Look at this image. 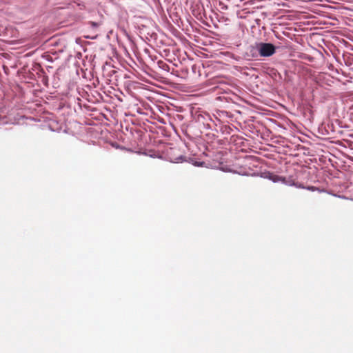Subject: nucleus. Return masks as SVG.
<instances>
[{
    "mask_svg": "<svg viewBox=\"0 0 353 353\" xmlns=\"http://www.w3.org/2000/svg\"><path fill=\"white\" fill-rule=\"evenodd\" d=\"M252 51L255 50L261 57H268L273 55L276 52L275 46L270 43H256L254 46H251Z\"/></svg>",
    "mask_w": 353,
    "mask_h": 353,
    "instance_id": "1",
    "label": "nucleus"
},
{
    "mask_svg": "<svg viewBox=\"0 0 353 353\" xmlns=\"http://www.w3.org/2000/svg\"><path fill=\"white\" fill-rule=\"evenodd\" d=\"M92 26H97V23H92Z\"/></svg>",
    "mask_w": 353,
    "mask_h": 353,
    "instance_id": "2",
    "label": "nucleus"
}]
</instances>
